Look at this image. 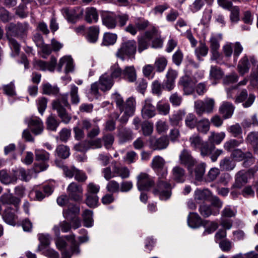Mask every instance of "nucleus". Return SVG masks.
<instances>
[{"label": "nucleus", "mask_w": 258, "mask_h": 258, "mask_svg": "<svg viewBox=\"0 0 258 258\" xmlns=\"http://www.w3.org/2000/svg\"><path fill=\"white\" fill-rule=\"evenodd\" d=\"M165 161L164 159L159 156L155 157L152 162V168L157 173L160 180L158 185L154 189L153 193L159 197L161 200H167L171 195V185L166 181L161 179H164L167 175V168L165 166Z\"/></svg>", "instance_id": "nucleus-1"}, {"label": "nucleus", "mask_w": 258, "mask_h": 258, "mask_svg": "<svg viewBox=\"0 0 258 258\" xmlns=\"http://www.w3.org/2000/svg\"><path fill=\"white\" fill-rule=\"evenodd\" d=\"M29 29L27 23H18L17 25L10 24L6 28V35L9 41V45L12 49L11 55L15 56L18 55L20 51V45L12 36H22Z\"/></svg>", "instance_id": "nucleus-2"}, {"label": "nucleus", "mask_w": 258, "mask_h": 258, "mask_svg": "<svg viewBox=\"0 0 258 258\" xmlns=\"http://www.w3.org/2000/svg\"><path fill=\"white\" fill-rule=\"evenodd\" d=\"M189 146L195 150H200L203 157L208 156L211 151L215 149L214 146H210L207 142L203 141L202 138L198 134L191 135L188 140Z\"/></svg>", "instance_id": "nucleus-3"}, {"label": "nucleus", "mask_w": 258, "mask_h": 258, "mask_svg": "<svg viewBox=\"0 0 258 258\" xmlns=\"http://www.w3.org/2000/svg\"><path fill=\"white\" fill-rule=\"evenodd\" d=\"M69 106L67 94L62 95L60 98L54 101L52 103L53 108L56 110L61 121L65 123H69L71 119V116L67 112L65 108Z\"/></svg>", "instance_id": "nucleus-4"}, {"label": "nucleus", "mask_w": 258, "mask_h": 258, "mask_svg": "<svg viewBox=\"0 0 258 258\" xmlns=\"http://www.w3.org/2000/svg\"><path fill=\"white\" fill-rule=\"evenodd\" d=\"M243 48L239 42L231 43L226 42L222 48V51L224 56L229 59L233 54V59L236 62L240 54L242 53Z\"/></svg>", "instance_id": "nucleus-5"}, {"label": "nucleus", "mask_w": 258, "mask_h": 258, "mask_svg": "<svg viewBox=\"0 0 258 258\" xmlns=\"http://www.w3.org/2000/svg\"><path fill=\"white\" fill-rule=\"evenodd\" d=\"M137 51V43L134 40H128L121 43L116 53L117 57L123 60L125 56L134 57Z\"/></svg>", "instance_id": "nucleus-6"}, {"label": "nucleus", "mask_w": 258, "mask_h": 258, "mask_svg": "<svg viewBox=\"0 0 258 258\" xmlns=\"http://www.w3.org/2000/svg\"><path fill=\"white\" fill-rule=\"evenodd\" d=\"M25 188L22 186H16L15 188V193L17 197L13 196L12 194H5L1 197V201L4 204L12 205L17 209L20 202L21 199L25 195Z\"/></svg>", "instance_id": "nucleus-7"}, {"label": "nucleus", "mask_w": 258, "mask_h": 258, "mask_svg": "<svg viewBox=\"0 0 258 258\" xmlns=\"http://www.w3.org/2000/svg\"><path fill=\"white\" fill-rule=\"evenodd\" d=\"M215 101L212 98H206L204 100H197L195 102V110L197 114L202 115L204 113H211L214 107Z\"/></svg>", "instance_id": "nucleus-8"}, {"label": "nucleus", "mask_w": 258, "mask_h": 258, "mask_svg": "<svg viewBox=\"0 0 258 258\" xmlns=\"http://www.w3.org/2000/svg\"><path fill=\"white\" fill-rule=\"evenodd\" d=\"M257 60L253 56L244 55L239 60L237 70L240 75L243 76L249 72L251 64L256 63Z\"/></svg>", "instance_id": "nucleus-9"}, {"label": "nucleus", "mask_w": 258, "mask_h": 258, "mask_svg": "<svg viewBox=\"0 0 258 258\" xmlns=\"http://www.w3.org/2000/svg\"><path fill=\"white\" fill-rule=\"evenodd\" d=\"M179 162L181 165L186 167L188 171L191 173L192 168L197 164V161L191 156L190 151L185 149L179 154Z\"/></svg>", "instance_id": "nucleus-10"}, {"label": "nucleus", "mask_w": 258, "mask_h": 258, "mask_svg": "<svg viewBox=\"0 0 258 258\" xmlns=\"http://www.w3.org/2000/svg\"><path fill=\"white\" fill-rule=\"evenodd\" d=\"M135 109V99L132 97L128 98L125 102L124 107L120 110L121 111H123V114L120 118V122H126L129 117L134 114Z\"/></svg>", "instance_id": "nucleus-11"}, {"label": "nucleus", "mask_w": 258, "mask_h": 258, "mask_svg": "<svg viewBox=\"0 0 258 258\" xmlns=\"http://www.w3.org/2000/svg\"><path fill=\"white\" fill-rule=\"evenodd\" d=\"M36 159L37 161H42L44 162L36 164L35 166V171L36 172H41L46 170L48 165L45 163L49 159V154L43 149H36L35 151Z\"/></svg>", "instance_id": "nucleus-12"}, {"label": "nucleus", "mask_w": 258, "mask_h": 258, "mask_svg": "<svg viewBox=\"0 0 258 258\" xmlns=\"http://www.w3.org/2000/svg\"><path fill=\"white\" fill-rule=\"evenodd\" d=\"M220 6L231 11L230 16L232 22H237L239 20V9L237 6L232 7V3L228 0H218Z\"/></svg>", "instance_id": "nucleus-13"}, {"label": "nucleus", "mask_w": 258, "mask_h": 258, "mask_svg": "<svg viewBox=\"0 0 258 258\" xmlns=\"http://www.w3.org/2000/svg\"><path fill=\"white\" fill-rule=\"evenodd\" d=\"M102 141L100 139L86 141L77 144L75 149L80 152H86L89 149H96L102 147Z\"/></svg>", "instance_id": "nucleus-14"}, {"label": "nucleus", "mask_w": 258, "mask_h": 258, "mask_svg": "<svg viewBox=\"0 0 258 258\" xmlns=\"http://www.w3.org/2000/svg\"><path fill=\"white\" fill-rule=\"evenodd\" d=\"M146 36L148 40L152 41V47L154 48L162 47L163 40L161 38L160 33L155 28L146 31Z\"/></svg>", "instance_id": "nucleus-15"}, {"label": "nucleus", "mask_w": 258, "mask_h": 258, "mask_svg": "<svg viewBox=\"0 0 258 258\" xmlns=\"http://www.w3.org/2000/svg\"><path fill=\"white\" fill-rule=\"evenodd\" d=\"M141 114L144 119H149L156 115V107L153 104L152 99L147 98L144 100L143 103Z\"/></svg>", "instance_id": "nucleus-16"}, {"label": "nucleus", "mask_w": 258, "mask_h": 258, "mask_svg": "<svg viewBox=\"0 0 258 258\" xmlns=\"http://www.w3.org/2000/svg\"><path fill=\"white\" fill-rule=\"evenodd\" d=\"M197 82V80L192 79L189 75H185L180 79L178 83L182 87L184 94L189 95L193 92Z\"/></svg>", "instance_id": "nucleus-17"}, {"label": "nucleus", "mask_w": 258, "mask_h": 258, "mask_svg": "<svg viewBox=\"0 0 258 258\" xmlns=\"http://www.w3.org/2000/svg\"><path fill=\"white\" fill-rule=\"evenodd\" d=\"M67 190L69 197L73 200L79 201L82 200L83 190L81 185L73 182L69 185Z\"/></svg>", "instance_id": "nucleus-18"}, {"label": "nucleus", "mask_w": 258, "mask_h": 258, "mask_svg": "<svg viewBox=\"0 0 258 258\" xmlns=\"http://www.w3.org/2000/svg\"><path fill=\"white\" fill-rule=\"evenodd\" d=\"M67 240L71 243V246L69 249L64 250L62 252L61 258H71L73 254H78L80 253L79 246L77 245L75 239V235L71 234L65 236Z\"/></svg>", "instance_id": "nucleus-19"}, {"label": "nucleus", "mask_w": 258, "mask_h": 258, "mask_svg": "<svg viewBox=\"0 0 258 258\" xmlns=\"http://www.w3.org/2000/svg\"><path fill=\"white\" fill-rule=\"evenodd\" d=\"M137 180V186L140 191L148 190L154 183L152 177L145 173H140Z\"/></svg>", "instance_id": "nucleus-20"}, {"label": "nucleus", "mask_w": 258, "mask_h": 258, "mask_svg": "<svg viewBox=\"0 0 258 258\" xmlns=\"http://www.w3.org/2000/svg\"><path fill=\"white\" fill-rule=\"evenodd\" d=\"M255 98V96L252 94H249L248 96L247 90L244 89L236 96L235 102L236 103H239L245 100V101L243 103L242 106L244 108H247L253 104Z\"/></svg>", "instance_id": "nucleus-21"}, {"label": "nucleus", "mask_w": 258, "mask_h": 258, "mask_svg": "<svg viewBox=\"0 0 258 258\" xmlns=\"http://www.w3.org/2000/svg\"><path fill=\"white\" fill-rule=\"evenodd\" d=\"M25 121L28 123L31 131L36 135L41 134L43 130V123L40 119L37 117L27 118Z\"/></svg>", "instance_id": "nucleus-22"}, {"label": "nucleus", "mask_w": 258, "mask_h": 258, "mask_svg": "<svg viewBox=\"0 0 258 258\" xmlns=\"http://www.w3.org/2000/svg\"><path fill=\"white\" fill-rule=\"evenodd\" d=\"M253 174V172L252 170H249L248 171H240L238 172L235 175V181L233 187L240 188L247 183L248 178Z\"/></svg>", "instance_id": "nucleus-23"}, {"label": "nucleus", "mask_w": 258, "mask_h": 258, "mask_svg": "<svg viewBox=\"0 0 258 258\" xmlns=\"http://www.w3.org/2000/svg\"><path fill=\"white\" fill-rule=\"evenodd\" d=\"M62 67L64 68L66 73L72 72L74 71V64L71 56H64L59 59L57 68L58 71H61Z\"/></svg>", "instance_id": "nucleus-24"}, {"label": "nucleus", "mask_w": 258, "mask_h": 258, "mask_svg": "<svg viewBox=\"0 0 258 258\" xmlns=\"http://www.w3.org/2000/svg\"><path fill=\"white\" fill-rule=\"evenodd\" d=\"M149 143L152 147L155 150H162L165 149L168 145L169 141L165 136L156 139L154 137H151Z\"/></svg>", "instance_id": "nucleus-25"}, {"label": "nucleus", "mask_w": 258, "mask_h": 258, "mask_svg": "<svg viewBox=\"0 0 258 258\" xmlns=\"http://www.w3.org/2000/svg\"><path fill=\"white\" fill-rule=\"evenodd\" d=\"M56 64V59L52 57L49 62H46L42 60H36L34 62V67L42 71H49L53 72L54 70Z\"/></svg>", "instance_id": "nucleus-26"}, {"label": "nucleus", "mask_w": 258, "mask_h": 258, "mask_svg": "<svg viewBox=\"0 0 258 258\" xmlns=\"http://www.w3.org/2000/svg\"><path fill=\"white\" fill-rule=\"evenodd\" d=\"M99 88L102 91H106L111 89L113 85V81L108 73H104L99 78L98 82Z\"/></svg>", "instance_id": "nucleus-27"}, {"label": "nucleus", "mask_w": 258, "mask_h": 258, "mask_svg": "<svg viewBox=\"0 0 258 258\" xmlns=\"http://www.w3.org/2000/svg\"><path fill=\"white\" fill-rule=\"evenodd\" d=\"M103 24L108 29H114L117 25L116 15L113 13H107L102 16Z\"/></svg>", "instance_id": "nucleus-28"}, {"label": "nucleus", "mask_w": 258, "mask_h": 258, "mask_svg": "<svg viewBox=\"0 0 258 258\" xmlns=\"http://www.w3.org/2000/svg\"><path fill=\"white\" fill-rule=\"evenodd\" d=\"M234 110V107L232 104L228 102H222L219 108L220 112L225 119L231 117L233 113Z\"/></svg>", "instance_id": "nucleus-29"}, {"label": "nucleus", "mask_w": 258, "mask_h": 258, "mask_svg": "<svg viewBox=\"0 0 258 258\" xmlns=\"http://www.w3.org/2000/svg\"><path fill=\"white\" fill-rule=\"evenodd\" d=\"M225 134L224 132L216 133L212 132L208 137V142L210 146L220 144L225 138Z\"/></svg>", "instance_id": "nucleus-30"}, {"label": "nucleus", "mask_w": 258, "mask_h": 258, "mask_svg": "<svg viewBox=\"0 0 258 258\" xmlns=\"http://www.w3.org/2000/svg\"><path fill=\"white\" fill-rule=\"evenodd\" d=\"M187 223L190 227L197 228L203 223L197 213H189L187 218Z\"/></svg>", "instance_id": "nucleus-31"}, {"label": "nucleus", "mask_w": 258, "mask_h": 258, "mask_svg": "<svg viewBox=\"0 0 258 258\" xmlns=\"http://www.w3.org/2000/svg\"><path fill=\"white\" fill-rule=\"evenodd\" d=\"M232 157L236 161H240L243 160L248 161L252 159V155L249 152L243 153L241 150L237 149L234 150L231 154Z\"/></svg>", "instance_id": "nucleus-32"}, {"label": "nucleus", "mask_w": 258, "mask_h": 258, "mask_svg": "<svg viewBox=\"0 0 258 258\" xmlns=\"http://www.w3.org/2000/svg\"><path fill=\"white\" fill-rule=\"evenodd\" d=\"M195 166H196L195 169H192V173H190L192 175L195 176L197 180L201 181L204 175L206 165L204 163H201L198 164H196Z\"/></svg>", "instance_id": "nucleus-33"}, {"label": "nucleus", "mask_w": 258, "mask_h": 258, "mask_svg": "<svg viewBox=\"0 0 258 258\" xmlns=\"http://www.w3.org/2000/svg\"><path fill=\"white\" fill-rule=\"evenodd\" d=\"M85 20L89 23H96L98 20V14L96 9L87 8L85 12Z\"/></svg>", "instance_id": "nucleus-34"}, {"label": "nucleus", "mask_w": 258, "mask_h": 258, "mask_svg": "<svg viewBox=\"0 0 258 258\" xmlns=\"http://www.w3.org/2000/svg\"><path fill=\"white\" fill-rule=\"evenodd\" d=\"M172 177L177 182H182L185 179V170L181 167L176 166L172 169Z\"/></svg>", "instance_id": "nucleus-35"}, {"label": "nucleus", "mask_w": 258, "mask_h": 258, "mask_svg": "<svg viewBox=\"0 0 258 258\" xmlns=\"http://www.w3.org/2000/svg\"><path fill=\"white\" fill-rule=\"evenodd\" d=\"M123 77L130 82H134L137 78L135 69L133 66L126 67L122 73Z\"/></svg>", "instance_id": "nucleus-36"}, {"label": "nucleus", "mask_w": 258, "mask_h": 258, "mask_svg": "<svg viewBox=\"0 0 258 258\" xmlns=\"http://www.w3.org/2000/svg\"><path fill=\"white\" fill-rule=\"evenodd\" d=\"M83 225L87 228L93 226V212L91 210H85L82 213Z\"/></svg>", "instance_id": "nucleus-37"}, {"label": "nucleus", "mask_w": 258, "mask_h": 258, "mask_svg": "<svg viewBox=\"0 0 258 258\" xmlns=\"http://www.w3.org/2000/svg\"><path fill=\"white\" fill-rule=\"evenodd\" d=\"M246 142L253 147L255 153H258V132H250L246 138Z\"/></svg>", "instance_id": "nucleus-38"}, {"label": "nucleus", "mask_w": 258, "mask_h": 258, "mask_svg": "<svg viewBox=\"0 0 258 258\" xmlns=\"http://www.w3.org/2000/svg\"><path fill=\"white\" fill-rule=\"evenodd\" d=\"M80 212L78 206L74 205H70L68 209L64 210L63 215L67 220L71 219L73 217H76Z\"/></svg>", "instance_id": "nucleus-39"}, {"label": "nucleus", "mask_w": 258, "mask_h": 258, "mask_svg": "<svg viewBox=\"0 0 258 258\" xmlns=\"http://www.w3.org/2000/svg\"><path fill=\"white\" fill-rule=\"evenodd\" d=\"M38 239L40 244L38 246V251H42L50 244L51 237L48 234H40L38 235Z\"/></svg>", "instance_id": "nucleus-40"}, {"label": "nucleus", "mask_w": 258, "mask_h": 258, "mask_svg": "<svg viewBox=\"0 0 258 258\" xmlns=\"http://www.w3.org/2000/svg\"><path fill=\"white\" fill-rule=\"evenodd\" d=\"M99 29L97 26L90 27L88 31L87 39L90 43L96 42L98 38Z\"/></svg>", "instance_id": "nucleus-41"}, {"label": "nucleus", "mask_w": 258, "mask_h": 258, "mask_svg": "<svg viewBox=\"0 0 258 258\" xmlns=\"http://www.w3.org/2000/svg\"><path fill=\"white\" fill-rule=\"evenodd\" d=\"M15 208H16L15 207ZM10 209H11V208H10ZM17 210V209L10 210L9 208H8V209L5 210L4 214L3 215V218L7 223L12 225L15 224L16 216L14 214V211Z\"/></svg>", "instance_id": "nucleus-42"}, {"label": "nucleus", "mask_w": 258, "mask_h": 258, "mask_svg": "<svg viewBox=\"0 0 258 258\" xmlns=\"http://www.w3.org/2000/svg\"><path fill=\"white\" fill-rule=\"evenodd\" d=\"M219 166L222 170L230 171L235 167L234 161L228 157H225L220 161Z\"/></svg>", "instance_id": "nucleus-43"}, {"label": "nucleus", "mask_w": 258, "mask_h": 258, "mask_svg": "<svg viewBox=\"0 0 258 258\" xmlns=\"http://www.w3.org/2000/svg\"><path fill=\"white\" fill-rule=\"evenodd\" d=\"M150 40H149L148 38L146 36V32L143 35L138 37V50L139 53H141L149 47L150 45Z\"/></svg>", "instance_id": "nucleus-44"}, {"label": "nucleus", "mask_w": 258, "mask_h": 258, "mask_svg": "<svg viewBox=\"0 0 258 258\" xmlns=\"http://www.w3.org/2000/svg\"><path fill=\"white\" fill-rule=\"evenodd\" d=\"M16 180V177L9 175L6 170L0 171V181L2 183L5 184L14 183Z\"/></svg>", "instance_id": "nucleus-45"}, {"label": "nucleus", "mask_w": 258, "mask_h": 258, "mask_svg": "<svg viewBox=\"0 0 258 258\" xmlns=\"http://www.w3.org/2000/svg\"><path fill=\"white\" fill-rule=\"evenodd\" d=\"M210 123L208 119L204 118L198 121L196 127L198 131L206 134L210 130Z\"/></svg>", "instance_id": "nucleus-46"}, {"label": "nucleus", "mask_w": 258, "mask_h": 258, "mask_svg": "<svg viewBox=\"0 0 258 258\" xmlns=\"http://www.w3.org/2000/svg\"><path fill=\"white\" fill-rule=\"evenodd\" d=\"M184 115L185 112L183 110H179L176 112H175L169 117V120L170 124L173 126L178 125L179 122L182 120Z\"/></svg>", "instance_id": "nucleus-47"}, {"label": "nucleus", "mask_w": 258, "mask_h": 258, "mask_svg": "<svg viewBox=\"0 0 258 258\" xmlns=\"http://www.w3.org/2000/svg\"><path fill=\"white\" fill-rule=\"evenodd\" d=\"M156 108L160 114L166 115L169 114L170 107L167 102L161 100L157 103Z\"/></svg>", "instance_id": "nucleus-48"}, {"label": "nucleus", "mask_w": 258, "mask_h": 258, "mask_svg": "<svg viewBox=\"0 0 258 258\" xmlns=\"http://www.w3.org/2000/svg\"><path fill=\"white\" fill-rule=\"evenodd\" d=\"M211 195V191L207 189H198L195 191V199L199 201H204L210 198Z\"/></svg>", "instance_id": "nucleus-49"}, {"label": "nucleus", "mask_w": 258, "mask_h": 258, "mask_svg": "<svg viewBox=\"0 0 258 258\" xmlns=\"http://www.w3.org/2000/svg\"><path fill=\"white\" fill-rule=\"evenodd\" d=\"M243 143V139L242 137L240 138L238 140L231 139L224 143V148L228 151H230L235 147H238Z\"/></svg>", "instance_id": "nucleus-50"}, {"label": "nucleus", "mask_w": 258, "mask_h": 258, "mask_svg": "<svg viewBox=\"0 0 258 258\" xmlns=\"http://www.w3.org/2000/svg\"><path fill=\"white\" fill-rule=\"evenodd\" d=\"M199 211L201 214L205 217H209L211 215H216L219 214L218 210H214L212 209L211 206L204 204L200 207Z\"/></svg>", "instance_id": "nucleus-51"}, {"label": "nucleus", "mask_w": 258, "mask_h": 258, "mask_svg": "<svg viewBox=\"0 0 258 258\" xmlns=\"http://www.w3.org/2000/svg\"><path fill=\"white\" fill-rule=\"evenodd\" d=\"M114 173L116 176H119L121 178H127L129 177L130 172L129 169L126 167L114 166Z\"/></svg>", "instance_id": "nucleus-52"}, {"label": "nucleus", "mask_w": 258, "mask_h": 258, "mask_svg": "<svg viewBox=\"0 0 258 258\" xmlns=\"http://www.w3.org/2000/svg\"><path fill=\"white\" fill-rule=\"evenodd\" d=\"M117 35L114 33H105L104 34L102 44L110 45L114 44L117 40Z\"/></svg>", "instance_id": "nucleus-53"}, {"label": "nucleus", "mask_w": 258, "mask_h": 258, "mask_svg": "<svg viewBox=\"0 0 258 258\" xmlns=\"http://www.w3.org/2000/svg\"><path fill=\"white\" fill-rule=\"evenodd\" d=\"M142 131L145 136H149L153 132V123L149 121H144L142 123Z\"/></svg>", "instance_id": "nucleus-54"}, {"label": "nucleus", "mask_w": 258, "mask_h": 258, "mask_svg": "<svg viewBox=\"0 0 258 258\" xmlns=\"http://www.w3.org/2000/svg\"><path fill=\"white\" fill-rule=\"evenodd\" d=\"M250 85L256 86L258 83V62L253 64L251 72L249 76Z\"/></svg>", "instance_id": "nucleus-55"}, {"label": "nucleus", "mask_w": 258, "mask_h": 258, "mask_svg": "<svg viewBox=\"0 0 258 258\" xmlns=\"http://www.w3.org/2000/svg\"><path fill=\"white\" fill-rule=\"evenodd\" d=\"M62 13L64 17L70 22H74L78 18L77 14L73 9L64 8L62 9Z\"/></svg>", "instance_id": "nucleus-56"}, {"label": "nucleus", "mask_w": 258, "mask_h": 258, "mask_svg": "<svg viewBox=\"0 0 258 258\" xmlns=\"http://www.w3.org/2000/svg\"><path fill=\"white\" fill-rule=\"evenodd\" d=\"M221 39V34L212 35L210 40L211 50H218L220 47L219 42Z\"/></svg>", "instance_id": "nucleus-57"}, {"label": "nucleus", "mask_w": 258, "mask_h": 258, "mask_svg": "<svg viewBox=\"0 0 258 258\" xmlns=\"http://www.w3.org/2000/svg\"><path fill=\"white\" fill-rule=\"evenodd\" d=\"M121 69L117 63L112 65L110 69V74H108L110 78L113 80L114 79L118 78L122 75Z\"/></svg>", "instance_id": "nucleus-58"}, {"label": "nucleus", "mask_w": 258, "mask_h": 258, "mask_svg": "<svg viewBox=\"0 0 258 258\" xmlns=\"http://www.w3.org/2000/svg\"><path fill=\"white\" fill-rule=\"evenodd\" d=\"M43 93L47 95H53L57 93L58 88L55 86H52L49 83L42 84Z\"/></svg>", "instance_id": "nucleus-59"}, {"label": "nucleus", "mask_w": 258, "mask_h": 258, "mask_svg": "<svg viewBox=\"0 0 258 258\" xmlns=\"http://www.w3.org/2000/svg\"><path fill=\"white\" fill-rule=\"evenodd\" d=\"M198 122L196 115L193 113H188L185 119V123L187 127L194 128L196 126Z\"/></svg>", "instance_id": "nucleus-60"}, {"label": "nucleus", "mask_w": 258, "mask_h": 258, "mask_svg": "<svg viewBox=\"0 0 258 258\" xmlns=\"http://www.w3.org/2000/svg\"><path fill=\"white\" fill-rule=\"evenodd\" d=\"M167 63L166 58L163 56H160L156 58L155 62V66L157 71L159 72H163Z\"/></svg>", "instance_id": "nucleus-61"}, {"label": "nucleus", "mask_w": 258, "mask_h": 258, "mask_svg": "<svg viewBox=\"0 0 258 258\" xmlns=\"http://www.w3.org/2000/svg\"><path fill=\"white\" fill-rule=\"evenodd\" d=\"M223 76V73L219 68L216 66H211L210 72L211 79L219 80L222 78Z\"/></svg>", "instance_id": "nucleus-62"}, {"label": "nucleus", "mask_w": 258, "mask_h": 258, "mask_svg": "<svg viewBox=\"0 0 258 258\" xmlns=\"http://www.w3.org/2000/svg\"><path fill=\"white\" fill-rule=\"evenodd\" d=\"M56 152L59 157L64 159L68 158L70 154V149L62 145H59L57 147Z\"/></svg>", "instance_id": "nucleus-63"}, {"label": "nucleus", "mask_w": 258, "mask_h": 258, "mask_svg": "<svg viewBox=\"0 0 258 258\" xmlns=\"http://www.w3.org/2000/svg\"><path fill=\"white\" fill-rule=\"evenodd\" d=\"M137 26L139 31H143L146 29L149 25V22L143 18H137L134 21Z\"/></svg>", "instance_id": "nucleus-64"}]
</instances>
